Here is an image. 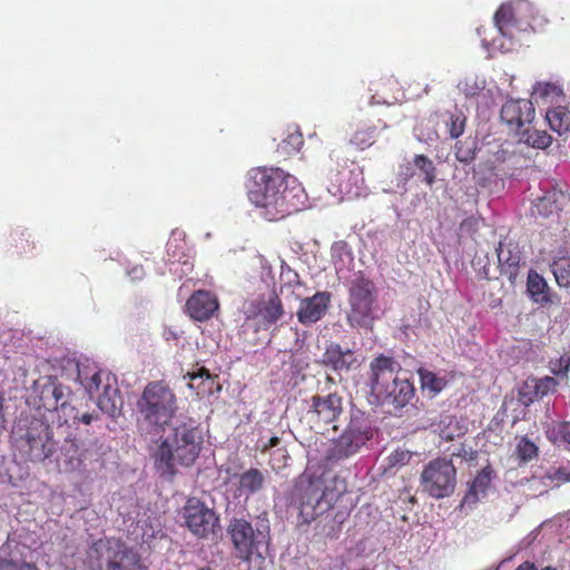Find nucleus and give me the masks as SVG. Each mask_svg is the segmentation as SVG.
Masks as SVG:
<instances>
[{"mask_svg":"<svg viewBox=\"0 0 570 570\" xmlns=\"http://www.w3.org/2000/svg\"><path fill=\"white\" fill-rule=\"evenodd\" d=\"M204 442V431L194 419L176 422L169 433L159 440L153 454L156 470L161 476H175L178 466L189 468L196 463Z\"/></svg>","mask_w":570,"mask_h":570,"instance_id":"obj_1","label":"nucleus"},{"mask_svg":"<svg viewBox=\"0 0 570 570\" xmlns=\"http://www.w3.org/2000/svg\"><path fill=\"white\" fill-rule=\"evenodd\" d=\"M288 178L289 175L281 168L258 167L249 170L248 198L261 208L267 220H279L298 210L295 196L288 189Z\"/></svg>","mask_w":570,"mask_h":570,"instance_id":"obj_2","label":"nucleus"},{"mask_svg":"<svg viewBox=\"0 0 570 570\" xmlns=\"http://www.w3.org/2000/svg\"><path fill=\"white\" fill-rule=\"evenodd\" d=\"M137 411L147 425L163 430L177 414V395L165 380L151 381L137 400Z\"/></svg>","mask_w":570,"mask_h":570,"instance_id":"obj_3","label":"nucleus"},{"mask_svg":"<svg viewBox=\"0 0 570 570\" xmlns=\"http://www.w3.org/2000/svg\"><path fill=\"white\" fill-rule=\"evenodd\" d=\"M379 289L364 273L358 272L347 283L346 323L352 328H371L377 320Z\"/></svg>","mask_w":570,"mask_h":570,"instance_id":"obj_4","label":"nucleus"},{"mask_svg":"<svg viewBox=\"0 0 570 570\" xmlns=\"http://www.w3.org/2000/svg\"><path fill=\"white\" fill-rule=\"evenodd\" d=\"M13 440L21 459L28 462H43L56 451L53 431L40 419H32L24 426L19 425L13 431Z\"/></svg>","mask_w":570,"mask_h":570,"instance_id":"obj_5","label":"nucleus"},{"mask_svg":"<svg viewBox=\"0 0 570 570\" xmlns=\"http://www.w3.org/2000/svg\"><path fill=\"white\" fill-rule=\"evenodd\" d=\"M88 554L98 567L105 564V570H149L139 553L120 539H99L91 544Z\"/></svg>","mask_w":570,"mask_h":570,"instance_id":"obj_6","label":"nucleus"},{"mask_svg":"<svg viewBox=\"0 0 570 570\" xmlns=\"http://www.w3.org/2000/svg\"><path fill=\"white\" fill-rule=\"evenodd\" d=\"M227 534L230 538L236 557L243 561H250L254 556L262 557V549H267L269 543V524L262 521L254 529L252 523L244 518H234L227 525Z\"/></svg>","mask_w":570,"mask_h":570,"instance_id":"obj_7","label":"nucleus"},{"mask_svg":"<svg viewBox=\"0 0 570 570\" xmlns=\"http://www.w3.org/2000/svg\"><path fill=\"white\" fill-rule=\"evenodd\" d=\"M293 498L298 503L301 521L307 524L330 511L334 503V493L328 491L321 479L299 480Z\"/></svg>","mask_w":570,"mask_h":570,"instance_id":"obj_8","label":"nucleus"},{"mask_svg":"<svg viewBox=\"0 0 570 570\" xmlns=\"http://www.w3.org/2000/svg\"><path fill=\"white\" fill-rule=\"evenodd\" d=\"M422 491L433 499L450 497L456 485V469L451 459L436 458L431 460L420 475Z\"/></svg>","mask_w":570,"mask_h":570,"instance_id":"obj_9","label":"nucleus"},{"mask_svg":"<svg viewBox=\"0 0 570 570\" xmlns=\"http://www.w3.org/2000/svg\"><path fill=\"white\" fill-rule=\"evenodd\" d=\"M373 436L372 429L366 419L353 416L343 433L332 441L326 451L327 461L345 460L366 444Z\"/></svg>","mask_w":570,"mask_h":570,"instance_id":"obj_10","label":"nucleus"},{"mask_svg":"<svg viewBox=\"0 0 570 570\" xmlns=\"http://www.w3.org/2000/svg\"><path fill=\"white\" fill-rule=\"evenodd\" d=\"M186 527L197 538L204 539L214 533L219 523L216 512L197 498H189L183 509Z\"/></svg>","mask_w":570,"mask_h":570,"instance_id":"obj_11","label":"nucleus"},{"mask_svg":"<svg viewBox=\"0 0 570 570\" xmlns=\"http://www.w3.org/2000/svg\"><path fill=\"white\" fill-rule=\"evenodd\" d=\"M244 313L247 322H254L256 331H266L283 317L284 307L278 294L273 292L267 298L248 302Z\"/></svg>","mask_w":570,"mask_h":570,"instance_id":"obj_12","label":"nucleus"},{"mask_svg":"<svg viewBox=\"0 0 570 570\" xmlns=\"http://www.w3.org/2000/svg\"><path fill=\"white\" fill-rule=\"evenodd\" d=\"M400 367V364L393 357L383 354L371 362V390L379 399L389 393L390 384L399 379L396 373Z\"/></svg>","mask_w":570,"mask_h":570,"instance_id":"obj_13","label":"nucleus"},{"mask_svg":"<svg viewBox=\"0 0 570 570\" xmlns=\"http://www.w3.org/2000/svg\"><path fill=\"white\" fill-rule=\"evenodd\" d=\"M500 116L502 121L518 134L527 125H531L535 109L528 99H510L503 104Z\"/></svg>","mask_w":570,"mask_h":570,"instance_id":"obj_14","label":"nucleus"},{"mask_svg":"<svg viewBox=\"0 0 570 570\" xmlns=\"http://www.w3.org/2000/svg\"><path fill=\"white\" fill-rule=\"evenodd\" d=\"M497 256L501 275L505 276L511 283H514L522 261L519 243L512 238L504 237L499 242Z\"/></svg>","mask_w":570,"mask_h":570,"instance_id":"obj_15","label":"nucleus"},{"mask_svg":"<svg viewBox=\"0 0 570 570\" xmlns=\"http://www.w3.org/2000/svg\"><path fill=\"white\" fill-rule=\"evenodd\" d=\"M322 364L336 373H347L361 366V361L355 351L343 348L338 343H331L322 355Z\"/></svg>","mask_w":570,"mask_h":570,"instance_id":"obj_16","label":"nucleus"},{"mask_svg":"<svg viewBox=\"0 0 570 570\" xmlns=\"http://www.w3.org/2000/svg\"><path fill=\"white\" fill-rule=\"evenodd\" d=\"M185 308L191 320L207 322L219 309V301L214 293L198 289L186 301Z\"/></svg>","mask_w":570,"mask_h":570,"instance_id":"obj_17","label":"nucleus"},{"mask_svg":"<svg viewBox=\"0 0 570 570\" xmlns=\"http://www.w3.org/2000/svg\"><path fill=\"white\" fill-rule=\"evenodd\" d=\"M331 303L328 292H316L313 296L301 301L297 309V320L304 326L318 322L327 312Z\"/></svg>","mask_w":570,"mask_h":570,"instance_id":"obj_18","label":"nucleus"},{"mask_svg":"<svg viewBox=\"0 0 570 570\" xmlns=\"http://www.w3.org/2000/svg\"><path fill=\"white\" fill-rule=\"evenodd\" d=\"M342 410V397L337 393H330L326 396H312L309 413L318 423L328 424L334 422L341 415Z\"/></svg>","mask_w":570,"mask_h":570,"instance_id":"obj_19","label":"nucleus"},{"mask_svg":"<svg viewBox=\"0 0 570 570\" xmlns=\"http://www.w3.org/2000/svg\"><path fill=\"white\" fill-rule=\"evenodd\" d=\"M85 451L75 436H67L60 448L59 462L66 472L78 470L83 462Z\"/></svg>","mask_w":570,"mask_h":570,"instance_id":"obj_20","label":"nucleus"},{"mask_svg":"<svg viewBox=\"0 0 570 570\" xmlns=\"http://www.w3.org/2000/svg\"><path fill=\"white\" fill-rule=\"evenodd\" d=\"M492 481V469L490 466L483 468L474 478L472 483L469 487L463 500L461 502V507L474 505L480 497H484L487 494V490L489 489Z\"/></svg>","mask_w":570,"mask_h":570,"instance_id":"obj_21","label":"nucleus"},{"mask_svg":"<svg viewBox=\"0 0 570 570\" xmlns=\"http://www.w3.org/2000/svg\"><path fill=\"white\" fill-rule=\"evenodd\" d=\"M95 399L97 400L98 407L107 413L109 416H117L120 413L122 400L117 387H114L109 382L102 387Z\"/></svg>","mask_w":570,"mask_h":570,"instance_id":"obj_22","label":"nucleus"},{"mask_svg":"<svg viewBox=\"0 0 570 570\" xmlns=\"http://www.w3.org/2000/svg\"><path fill=\"white\" fill-rule=\"evenodd\" d=\"M389 393H385L381 399L382 402H387L396 407H402L411 401L414 395V387L406 379H397L393 384H390Z\"/></svg>","mask_w":570,"mask_h":570,"instance_id":"obj_23","label":"nucleus"},{"mask_svg":"<svg viewBox=\"0 0 570 570\" xmlns=\"http://www.w3.org/2000/svg\"><path fill=\"white\" fill-rule=\"evenodd\" d=\"M432 428L446 442L453 441L466 432V428L454 415L450 414L441 415L440 420L432 424Z\"/></svg>","mask_w":570,"mask_h":570,"instance_id":"obj_24","label":"nucleus"},{"mask_svg":"<svg viewBox=\"0 0 570 570\" xmlns=\"http://www.w3.org/2000/svg\"><path fill=\"white\" fill-rule=\"evenodd\" d=\"M525 389H530V393H522L529 402L542 399L549 393H553L558 386V381L552 376L530 377L525 381Z\"/></svg>","mask_w":570,"mask_h":570,"instance_id":"obj_25","label":"nucleus"},{"mask_svg":"<svg viewBox=\"0 0 570 570\" xmlns=\"http://www.w3.org/2000/svg\"><path fill=\"white\" fill-rule=\"evenodd\" d=\"M264 484V473L256 468H249L239 475L237 490L240 495L245 494L246 497H249L263 490Z\"/></svg>","mask_w":570,"mask_h":570,"instance_id":"obj_26","label":"nucleus"},{"mask_svg":"<svg viewBox=\"0 0 570 570\" xmlns=\"http://www.w3.org/2000/svg\"><path fill=\"white\" fill-rule=\"evenodd\" d=\"M379 124L380 125H363L357 128L352 135L350 144L358 150L371 147L375 142L379 129H385L387 127L382 120H379Z\"/></svg>","mask_w":570,"mask_h":570,"instance_id":"obj_27","label":"nucleus"},{"mask_svg":"<svg viewBox=\"0 0 570 570\" xmlns=\"http://www.w3.org/2000/svg\"><path fill=\"white\" fill-rule=\"evenodd\" d=\"M527 291L534 303L546 305L551 302L549 286L546 279L537 272L530 271L527 281Z\"/></svg>","mask_w":570,"mask_h":570,"instance_id":"obj_28","label":"nucleus"},{"mask_svg":"<svg viewBox=\"0 0 570 570\" xmlns=\"http://www.w3.org/2000/svg\"><path fill=\"white\" fill-rule=\"evenodd\" d=\"M551 271L556 283L560 287H570V257L566 249H560L551 263Z\"/></svg>","mask_w":570,"mask_h":570,"instance_id":"obj_29","label":"nucleus"},{"mask_svg":"<svg viewBox=\"0 0 570 570\" xmlns=\"http://www.w3.org/2000/svg\"><path fill=\"white\" fill-rule=\"evenodd\" d=\"M397 85V81L393 77L372 82L371 91L374 92L372 99L376 100L377 104H393V100H396L393 91L396 89Z\"/></svg>","mask_w":570,"mask_h":570,"instance_id":"obj_30","label":"nucleus"},{"mask_svg":"<svg viewBox=\"0 0 570 570\" xmlns=\"http://www.w3.org/2000/svg\"><path fill=\"white\" fill-rule=\"evenodd\" d=\"M546 119L550 128L559 135L570 131V110L563 106L549 109Z\"/></svg>","mask_w":570,"mask_h":570,"instance_id":"obj_31","label":"nucleus"},{"mask_svg":"<svg viewBox=\"0 0 570 570\" xmlns=\"http://www.w3.org/2000/svg\"><path fill=\"white\" fill-rule=\"evenodd\" d=\"M520 140L538 149H546L552 144V137L546 130H539L531 125H527L519 132Z\"/></svg>","mask_w":570,"mask_h":570,"instance_id":"obj_32","label":"nucleus"},{"mask_svg":"<svg viewBox=\"0 0 570 570\" xmlns=\"http://www.w3.org/2000/svg\"><path fill=\"white\" fill-rule=\"evenodd\" d=\"M515 20V10L511 4H502L497 10L494 14V23L500 30V32L505 36L508 35L510 28L514 26Z\"/></svg>","mask_w":570,"mask_h":570,"instance_id":"obj_33","label":"nucleus"},{"mask_svg":"<svg viewBox=\"0 0 570 570\" xmlns=\"http://www.w3.org/2000/svg\"><path fill=\"white\" fill-rule=\"evenodd\" d=\"M422 389H428L432 393H440L446 386V380L438 376L434 372L426 368H420L417 371Z\"/></svg>","mask_w":570,"mask_h":570,"instance_id":"obj_34","label":"nucleus"},{"mask_svg":"<svg viewBox=\"0 0 570 570\" xmlns=\"http://www.w3.org/2000/svg\"><path fill=\"white\" fill-rule=\"evenodd\" d=\"M304 144V138L298 129L287 134V136L279 142L278 151L285 156H291L299 151Z\"/></svg>","mask_w":570,"mask_h":570,"instance_id":"obj_35","label":"nucleus"},{"mask_svg":"<svg viewBox=\"0 0 570 570\" xmlns=\"http://www.w3.org/2000/svg\"><path fill=\"white\" fill-rule=\"evenodd\" d=\"M414 166L423 174L424 183L432 186L435 183V166L433 161L425 155H416L413 160Z\"/></svg>","mask_w":570,"mask_h":570,"instance_id":"obj_36","label":"nucleus"},{"mask_svg":"<svg viewBox=\"0 0 570 570\" xmlns=\"http://www.w3.org/2000/svg\"><path fill=\"white\" fill-rule=\"evenodd\" d=\"M476 141L468 138L455 145V157L460 163L470 164L475 159Z\"/></svg>","mask_w":570,"mask_h":570,"instance_id":"obj_37","label":"nucleus"},{"mask_svg":"<svg viewBox=\"0 0 570 570\" xmlns=\"http://www.w3.org/2000/svg\"><path fill=\"white\" fill-rule=\"evenodd\" d=\"M515 453L521 461L528 462L538 456V446L528 436H521Z\"/></svg>","mask_w":570,"mask_h":570,"instance_id":"obj_38","label":"nucleus"},{"mask_svg":"<svg viewBox=\"0 0 570 570\" xmlns=\"http://www.w3.org/2000/svg\"><path fill=\"white\" fill-rule=\"evenodd\" d=\"M466 117L462 111L456 110L450 115L446 121L448 131L451 138H459L465 128Z\"/></svg>","mask_w":570,"mask_h":570,"instance_id":"obj_39","label":"nucleus"},{"mask_svg":"<svg viewBox=\"0 0 570 570\" xmlns=\"http://www.w3.org/2000/svg\"><path fill=\"white\" fill-rule=\"evenodd\" d=\"M549 370L557 376L568 377L570 371V352L563 353L558 358H551L549 361Z\"/></svg>","mask_w":570,"mask_h":570,"instance_id":"obj_40","label":"nucleus"},{"mask_svg":"<svg viewBox=\"0 0 570 570\" xmlns=\"http://www.w3.org/2000/svg\"><path fill=\"white\" fill-rule=\"evenodd\" d=\"M413 453L409 450L397 448L387 456V466L390 469H400L410 463Z\"/></svg>","mask_w":570,"mask_h":570,"instance_id":"obj_41","label":"nucleus"},{"mask_svg":"<svg viewBox=\"0 0 570 570\" xmlns=\"http://www.w3.org/2000/svg\"><path fill=\"white\" fill-rule=\"evenodd\" d=\"M104 376L106 381L109 382V375L101 371L95 372L86 382H83V386L88 391L90 397L94 399L102 391V387L106 384L102 382Z\"/></svg>","mask_w":570,"mask_h":570,"instance_id":"obj_42","label":"nucleus"},{"mask_svg":"<svg viewBox=\"0 0 570 570\" xmlns=\"http://www.w3.org/2000/svg\"><path fill=\"white\" fill-rule=\"evenodd\" d=\"M0 570H39V568L30 562L2 558L0 559Z\"/></svg>","mask_w":570,"mask_h":570,"instance_id":"obj_43","label":"nucleus"},{"mask_svg":"<svg viewBox=\"0 0 570 570\" xmlns=\"http://www.w3.org/2000/svg\"><path fill=\"white\" fill-rule=\"evenodd\" d=\"M459 90L466 97H474L481 91V87L478 86L475 79L465 78L458 85Z\"/></svg>","mask_w":570,"mask_h":570,"instance_id":"obj_44","label":"nucleus"},{"mask_svg":"<svg viewBox=\"0 0 570 570\" xmlns=\"http://www.w3.org/2000/svg\"><path fill=\"white\" fill-rule=\"evenodd\" d=\"M539 213L543 215L553 214L561 210L556 200H551V196L547 195L539 200L537 205Z\"/></svg>","mask_w":570,"mask_h":570,"instance_id":"obj_45","label":"nucleus"},{"mask_svg":"<svg viewBox=\"0 0 570 570\" xmlns=\"http://www.w3.org/2000/svg\"><path fill=\"white\" fill-rule=\"evenodd\" d=\"M535 90L541 95V96H551V95H556V96H560L562 95V89L560 86L558 85H554V83H551V82H544V83H538L537 87H535Z\"/></svg>","mask_w":570,"mask_h":570,"instance_id":"obj_46","label":"nucleus"},{"mask_svg":"<svg viewBox=\"0 0 570 570\" xmlns=\"http://www.w3.org/2000/svg\"><path fill=\"white\" fill-rule=\"evenodd\" d=\"M553 432L557 433L558 436L568 444H570V423L560 422L553 428Z\"/></svg>","mask_w":570,"mask_h":570,"instance_id":"obj_47","label":"nucleus"},{"mask_svg":"<svg viewBox=\"0 0 570 570\" xmlns=\"http://www.w3.org/2000/svg\"><path fill=\"white\" fill-rule=\"evenodd\" d=\"M14 242H16L17 253L19 255L27 253L33 248L32 243H30L29 239L24 237L23 233L18 235V238H16Z\"/></svg>","mask_w":570,"mask_h":570,"instance_id":"obj_48","label":"nucleus"},{"mask_svg":"<svg viewBox=\"0 0 570 570\" xmlns=\"http://www.w3.org/2000/svg\"><path fill=\"white\" fill-rule=\"evenodd\" d=\"M190 381H195L197 379H205L207 381L213 382L214 376L210 374V372L206 367H200L195 372L187 374Z\"/></svg>","mask_w":570,"mask_h":570,"instance_id":"obj_49","label":"nucleus"},{"mask_svg":"<svg viewBox=\"0 0 570 570\" xmlns=\"http://www.w3.org/2000/svg\"><path fill=\"white\" fill-rule=\"evenodd\" d=\"M6 414H4V397L3 394L0 392V435L6 430Z\"/></svg>","mask_w":570,"mask_h":570,"instance_id":"obj_50","label":"nucleus"},{"mask_svg":"<svg viewBox=\"0 0 570 570\" xmlns=\"http://www.w3.org/2000/svg\"><path fill=\"white\" fill-rule=\"evenodd\" d=\"M279 438L278 436H272L262 448H261V451L262 452H266L268 451L269 449L274 448V446H277L279 444Z\"/></svg>","mask_w":570,"mask_h":570,"instance_id":"obj_51","label":"nucleus"},{"mask_svg":"<svg viewBox=\"0 0 570 570\" xmlns=\"http://www.w3.org/2000/svg\"><path fill=\"white\" fill-rule=\"evenodd\" d=\"M96 417L90 413H83L79 417L75 416V421L81 422L86 425H89Z\"/></svg>","mask_w":570,"mask_h":570,"instance_id":"obj_52","label":"nucleus"},{"mask_svg":"<svg viewBox=\"0 0 570 570\" xmlns=\"http://www.w3.org/2000/svg\"><path fill=\"white\" fill-rule=\"evenodd\" d=\"M515 570H538L537 566L531 561H524L519 564Z\"/></svg>","mask_w":570,"mask_h":570,"instance_id":"obj_53","label":"nucleus"},{"mask_svg":"<svg viewBox=\"0 0 570 570\" xmlns=\"http://www.w3.org/2000/svg\"><path fill=\"white\" fill-rule=\"evenodd\" d=\"M52 395L56 399L55 407H58L59 401L63 395L62 389L60 386H55L52 390Z\"/></svg>","mask_w":570,"mask_h":570,"instance_id":"obj_54","label":"nucleus"},{"mask_svg":"<svg viewBox=\"0 0 570 570\" xmlns=\"http://www.w3.org/2000/svg\"><path fill=\"white\" fill-rule=\"evenodd\" d=\"M454 456L462 458V459H473L472 452L469 453L465 451V449L462 446L458 452L453 453Z\"/></svg>","mask_w":570,"mask_h":570,"instance_id":"obj_55","label":"nucleus"},{"mask_svg":"<svg viewBox=\"0 0 570 570\" xmlns=\"http://www.w3.org/2000/svg\"><path fill=\"white\" fill-rule=\"evenodd\" d=\"M292 283H295L298 286L302 285L297 273L292 274V278L288 281V285H291Z\"/></svg>","mask_w":570,"mask_h":570,"instance_id":"obj_56","label":"nucleus"},{"mask_svg":"<svg viewBox=\"0 0 570 570\" xmlns=\"http://www.w3.org/2000/svg\"><path fill=\"white\" fill-rule=\"evenodd\" d=\"M541 570H557V568H554L552 566H546Z\"/></svg>","mask_w":570,"mask_h":570,"instance_id":"obj_57","label":"nucleus"},{"mask_svg":"<svg viewBox=\"0 0 570 570\" xmlns=\"http://www.w3.org/2000/svg\"><path fill=\"white\" fill-rule=\"evenodd\" d=\"M198 570H212V569L209 567H203V568H200Z\"/></svg>","mask_w":570,"mask_h":570,"instance_id":"obj_58","label":"nucleus"},{"mask_svg":"<svg viewBox=\"0 0 570 570\" xmlns=\"http://www.w3.org/2000/svg\"><path fill=\"white\" fill-rule=\"evenodd\" d=\"M566 481H570V474L566 478Z\"/></svg>","mask_w":570,"mask_h":570,"instance_id":"obj_59","label":"nucleus"}]
</instances>
